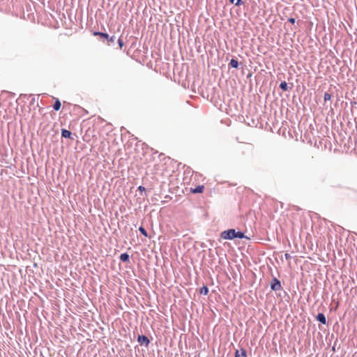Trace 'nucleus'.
<instances>
[{"mask_svg": "<svg viewBox=\"0 0 357 357\" xmlns=\"http://www.w3.org/2000/svg\"><path fill=\"white\" fill-rule=\"evenodd\" d=\"M220 236L227 240H232L234 238H243L245 235L241 231H236L234 229H230L222 231L220 234Z\"/></svg>", "mask_w": 357, "mask_h": 357, "instance_id": "1", "label": "nucleus"}, {"mask_svg": "<svg viewBox=\"0 0 357 357\" xmlns=\"http://www.w3.org/2000/svg\"><path fill=\"white\" fill-rule=\"evenodd\" d=\"M271 289L273 291H277L282 289L280 281L276 278H273L271 282Z\"/></svg>", "mask_w": 357, "mask_h": 357, "instance_id": "2", "label": "nucleus"}, {"mask_svg": "<svg viewBox=\"0 0 357 357\" xmlns=\"http://www.w3.org/2000/svg\"><path fill=\"white\" fill-rule=\"evenodd\" d=\"M95 36H99L101 39L107 40L108 41V44L109 45L110 43H114L115 40V36H109L106 33H102V32H94Z\"/></svg>", "mask_w": 357, "mask_h": 357, "instance_id": "3", "label": "nucleus"}, {"mask_svg": "<svg viewBox=\"0 0 357 357\" xmlns=\"http://www.w3.org/2000/svg\"><path fill=\"white\" fill-rule=\"evenodd\" d=\"M137 342L141 345H145L146 347H148L150 343L149 338L146 335H144L138 336Z\"/></svg>", "mask_w": 357, "mask_h": 357, "instance_id": "4", "label": "nucleus"}, {"mask_svg": "<svg viewBox=\"0 0 357 357\" xmlns=\"http://www.w3.org/2000/svg\"><path fill=\"white\" fill-rule=\"evenodd\" d=\"M247 357V351L245 349L241 348L240 351L236 350L235 352V357Z\"/></svg>", "mask_w": 357, "mask_h": 357, "instance_id": "5", "label": "nucleus"}, {"mask_svg": "<svg viewBox=\"0 0 357 357\" xmlns=\"http://www.w3.org/2000/svg\"><path fill=\"white\" fill-rule=\"evenodd\" d=\"M316 319L317 321H319V322H321L323 324H326V317L323 313H319L317 315Z\"/></svg>", "mask_w": 357, "mask_h": 357, "instance_id": "6", "label": "nucleus"}, {"mask_svg": "<svg viewBox=\"0 0 357 357\" xmlns=\"http://www.w3.org/2000/svg\"><path fill=\"white\" fill-rule=\"evenodd\" d=\"M71 132L66 130V129H62L61 130V137L64 138H71Z\"/></svg>", "mask_w": 357, "mask_h": 357, "instance_id": "7", "label": "nucleus"}, {"mask_svg": "<svg viewBox=\"0 0 357 357\" xmlns=\"http://www.w3.org/2000/svg\"><path fill=\"white\" fill-rule=\"evenodd\" d=\"M130 256L128 253L124 252L120 255V259L123 262L129 261Z\"/></svg>", "mask_w": 357, "mask_h": 357, "instance_id": "8", "label": "nucleus"}, {"mask_svg": "<svg viewBox=\"0 0 357 357\" xmlns=\"http://www.w3.org/2000/svg\"><path fill=\"white\" fill-rule=\"evenodd\" d=\"M204 189V185H198L195 188L192 189L191 191L193 193H201L203 192Z\"/></svg>", "mask_w": 357, "mask_h": 357, "instance_id": "9", "label": "nucleus"}, {"mask_svg": "<svg viewBox=\"0 0 357 357\" xmlns=\"http://www.w3.org/2000/svg\"><path fill=\"white\" fill-rule=\"evenodd\" d=\"M229 66L231 68H237L238 67V62L236 59H231L229 63Z\"/></svg>", "mask_w": 357, "mask_h": 357, "instance_id": "10", "label": "nucleus"}, {"mask_svg": "<svg viewBox=\"0 0 357 357\" xmlns=\"http://www.w3.org/2000/svg\"><path fill=\"white\" fill-rule=\"evenodd\" d=\"M61 104L59 99H56L54 104H53V108L55 111H59L61 108Z\"/></svg>", "mask_w": 357, "mask_h": 357, "instance_id": "11", "label": "nucleus"}, {"mask_svg": "<svg viewBox=\"0 0 357 357\" xmlns=\"http://www.w3.org/2000/svg\"><path fill=\"white\" fill-rule=\"evenodd\" d=\"M280 88L284 91H287L289 89L285 81H283L280 84Z\"/></svg>", "mask_w": 357, "mask_h": 357, "instance_id": "12", "label": "nucleus"}, {"mask_svg": "<svg viewBox=\"0 0 357 357\" xmlns=\"http://www.w3.org/2000/svg\"><path fill=\"white\" fill-rule=\"evenodd\" d=\"M200 294H203V295H206L208 292V289L206 286H203L201 289H200Z\"/></svg>", "mask_w": 357, "mask_h": 357, "instance_id": "13", "label": "nucleus"}, {"mask_svg": "<svg viewBox=\"0 0 357 357\" xmlns=\"http://www.w3.org/2000/svg\"><path fill=\"white\" fill-rule=\"evenodd\" d=\"M231 3L235 4V6H240L243 3L242 0H229Z\"/></svg>", "mask_w": 357, "mask_h": 357, "instance_id": "14", "label": "nucleus"}, {"mask_svg": "<svg viewBox=\"0 0 357 357\" xmlns=\"http://www.w3.org/2000/svg\"><path fill=\"white\" fill-rule=\"evenodd\" d=\"M139 231H140V233L144 235V236H148V234H147V231H146V229L143 227H140L139 228Z\"/></svg>", "mask_w": 357, "mask_h": 357, "instance_id": "15", "label": "nucleus"}, {"mask_svg": "<svg viewBox=\"0 0 357 357\" xmlns=\"http://www.w3.org/2000/svg\"><path fill=\"white\" fill-rule=\"evenodd\" d=\"M331 98V95L328 93H324V101H328V100H330Z\"/></svg>", "mask_w": 357, "mask_h": 357, "instance_id": "16", "label": "nucleus"}, {"mask_svg": "<svg viewBox=\"0 0 357 357\" xmlns=\"http://www.w3.org/2000/svg\"><path fill=\"white\" fill-rule=\"evenodd\" d=\"M118 44L119 45V47L121 49L124 45L123 41L121 38L118 39Z\"/></svg>", "mask_w": 357, "mask_h": 357, "instance_id": "17", "label": "nucleus"}, {"mask_svg": "<svg viewBox=\"0 0 357 357\" xmlns=\"http://www.w3.org/2000/svg\"><path fill=\"white\" fill-rule=\"evenodd\" d=\"M284 257L287 260H289L291 259V256L289 253H285Z\"/></svg>", "mask_w": 357, "mask_h": 357, "instance_id": "18", "label": "nucleus"}, {"mask_svg": "<svg viewBox=\"0 0 357 357\" xmlns=\"http://www.w3.org/2000/svg\"><path fill=\"white\" fill-rule=\"evenodd\" d=\"M288 21L291 23V24H294L295 23V19L293 18V17H290L288 19Z\"/></svg>", "mask_w": 357, "mask_h": 357, "instance_id": "19", "label": "nucleus"}, {"mask_svg": "<svg viewBox=\"0 0 357 357\" xmlns=\"http://www.w3.org/2000/svg\"><path fill=\"white\" fill-rule=\"evenodd\" d=\"M138 189H139V190H140V191H144V190H145V188H144V187H143V186H139V187L138 188Z\"/></svg>", "mask_w": 357, "mask_h": 357, "instance_id": "20", "label": "nucleus"}]
</instances>
